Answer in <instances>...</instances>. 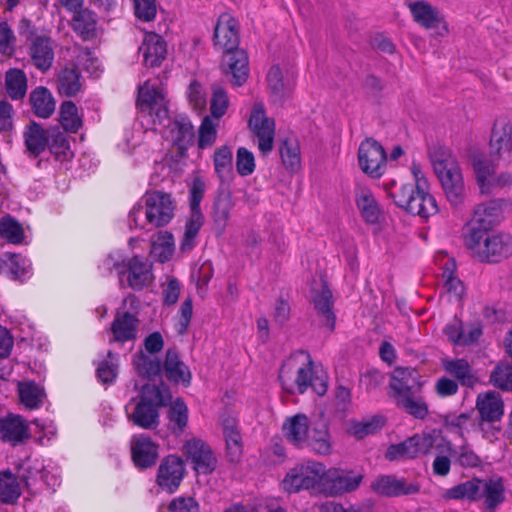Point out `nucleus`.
Instances as JSON below:
<instances>
[{"label":"nucleus","mask_w":512,"mask_h":512,"mask_svg":"<svg viewBox=\"0 0 512 512\" xmlns=\"http://www.w3.org/2000/svg\"><path fill=\"white\" fill-rule=\"evenodd\" d=\"M417 372L412 368L398 367L394 369L389 383L390 397L394 400L401 396L416 392Z\"/></svg>","instance_id":"obj_30"},{"label":"nucleus","mask_w":512,"mask_h":512,"mask_svg":"<svg viewBox=\"0 0 512 512\" xmlns=\"http://www.w3.org/2000/svg\"><path fill=\"white\" fill-rule=\"evenodd\" d=\"M23 137L29 156L37 158L49 144L50 128L44 129L39 123L30 121L25 127Z\"/></svg>","instance_id":"obj_29"},{"label":"nucleus","mask_w":512,"mask_h":512,"mask_svg":"<svg viewBox=\"0 0 512 512\" xmlns=\"http://www.w3.org/2000/svg\"><path fill=\"white\" fill-rule=\"evenodd\" d=\"M139 319L130 312H117L110 326L112 338L110 343L135 341L138 335Z\"/></svg>","instance_id":"obj_23"},{"label":"nucleus","mask_w":512,"mask_h":512,"mask_svg":"<svg viewBox=\"0 0 512 512\" xmlns=\"http://www.w3.org/2000/svg\"><path fill=\"white\" fill-rule=\"evenodd\" d=\"M220 423L226 444V454L230 462L236 463L243 453L242 435L238 428V421L230 415H221Z\"/></svg>","instance_id":"obj_22"},{"label":"nucleus","mask_w":512,"mask_h":512,"mask_svg":"<svg viewBox=\"0 0 512 512\" xmlns=\"http://www.w3.org/2000/svg\"><path fill=\"white\" fill-rule=\"evenodd\" d=\"M20 495L17 477L9 469L0 471V500L6 504H14Z\"/></svg>","instance_id":"obj_46"},{"label":"nucleus","mask_w":512,"mask_h":512,"mask_svg":"<svg viewBox=\"0 0 512 512\" xmlns=\"http://www.w3.org/2000/svg\"><path fill=\"white\" fill-rule=\"evenodd\" d=\"M267 83L274 101H281L291 92V87L283 80L279 66H272L270 68L267 74Z\"/></svg>","instance_id":"obj_53"},{"label":"nucleus","mask_w":512,"mask_h":512,"mask_svg":"<svg viewBox=\"0 0 512 512\" xmlns=\"http://www.w3.org/2000/svg\"><path fill=\"white\" fill-rule=\"evenodd\" d=\"M0 432L3 440L13 445L31 437L28 422L21 415L16 414H10L0 421Z\"/></svg>","instance_id":"obj_28"},{"label":"nucleus","mask_w":512,"mask_h":512,"mask_svg":"<svg viewBox=\"0 0 512 512\" xmlns=\"http://www.w3.org/2000/svg\"><path fill=\"white\" fill-rule=\"evenodd\" d=\"M479 488L480 479L474 478L449 489L447 491V497L450 499H467L470 501L479 500Z\"/></svg>","instance_id":"obj_57"},{"label":"nucleus","mask_w":512,"mask_h":512,"mask_svg":"<svg viewBox=\"0 0 512 512\" xmlns=\"http://www.w3.org/2000/svg\"><path fill=\"white\" fill-rule=\"evenodd\" d=\"M204 222V216L201 211L191 212L185 224V231L180 243L182 252L190 251L195 246V239Z\"/></svg>","instance_id":"obj_50"},{"label":"nucleus","mask_w":512,"mask_h":512,"mask_svg":"<svg viewBox=\"0 0 512 512\" xmlns=\"http://www.w3.org/2000/svg\"><path fill=\"white\" fill-rule=\"evenodd\" d=\"M173 141L180 148L191 144L194 138V128L187 118L176 119L171 128Z\"/></svg>","instance_id":"obj_55"},{"label":"nucleus","mask_w":512,"mask_h":512,"mask_svg":"<svg viewBox=\"0 0 512 512\" xmlns=\"http://www.w3.org/2000/svg\"><path fill=\"white\" fill-rule=\"evenodd\" d=\"M466 244L483 262L497 263L512 255V236L507 233L488 234L487 230L471 229Z\"/></svg>","instance_id":"obj_7"},{"label":"nucleus","mask_w":512,"mask_h":512,"mask_svg":"<svg viewBox=\"0 0 512 512\" xmlns=\"http://www.w3.org/2000/svg\"><path fill=\"white\" fill-rule=\"evenodd\" d=\"M47 147L59 162L69 161L74 156L66 131H60L58 127L50 128V141Z\"/></svg>","instance_id":"obj_42"},{"label":"nucleus","mask_w":512,"mask_h":512,"mask_svg":"<svg viewBox=\"0 0 512 512\" xmlns=\"http://www.w3.org/2000/svg\"><path fill=\"white\" fill-rule=\"evenodd\" d=\"M185 475V464L176 455L166 456L160 463L157 472V484L169 492H174Z\"/></svg>","instance_id":"obj_15"},{"label":"nucleus","mask_w":512,"mask_h":512,"mask_svg":"<svg viewBox=\"0 0 512 512\" xmlns=\"http://www.w3.org/2000/svg\"><path fill=\"white\" fill-rule=\"evenodd\" d=\"M30 265V261L23 256L6 253L1 259L0 271L11 280L22 282L29 274Z\"/></svg>","instance_id":"obj_37"},{"label":"nucleus","mask_w":512,"mask_h":512,"mask_svg":"<svg viewBox=\"0 0 512 512\" xmlns=\"http://www.w3.org/2000/svg\"><path fill=\"white\" fill-rule=\"evenodd\" d=\"M133 365L139 376L149 380L159 377L163 371V364L158 357L146 355L142 351L133 356Z\"/></svg>","instance_id":"obj_43"},{"label":"nucleus","mask_w":512,"mask_h":512,"mask_svg":"<svg viewBox=\"0 0 512 512\" xmlns=\"http://www.w3.org/2000/svg\"><path fill=\"white\" fill-rule=\"evenodd\" d=\"M355 202L361 217L369 224H375L379 220V205L368 187L357 186L355 189Z\"/></svg>","instance_id":"obj_33"},{"label":"nucleus","mask_w":512,"mask_h":512,"mask_svg":"<svg viewBox=\"0 0 512 512\" xmlns=\"http://www.w3.org/2000/svg\"><path fill=\"white\" fill-rule=\"evenodd\" d=\"M214 46L224 52L222 69L226 75H231V83L241 86L248 78V56L238 48L239 25L230 14H221L214 29Z\"/></svg>","instance_id":"obj_1"},{"label":"nucleus","mask_w":512,"mask_h":512,"mask_svg":"<svg viewBox=\"0 0 512 512\" xmlns=\"http://www.w3.org/2000/svg\"><path fill=\"white\" fill-rule=\"evenodd\" d=\"M217 124H215L210 116H205L199 127L198 147L206 149L213 146L217 138Z\"/></svg>","instance_id":"obj_64"},{"label":"nucleus","mask_w":512,"mask_h":512,"mask_svg":"<svg viewBox=\"0 0 512 512\" xmlns=\"http://www.w3.org/2000/svg\"><path fill=\"white\" fill-rule=\"evenodd\" d=\"M285 439L296 448H310L320 455L331 451L330 435L326 425L310 427L305 414H296L287 418L282 426Z\"/></svg>","instance_id":"obj_4"},{"label":"nucleus","mask_w":512,"mask_h":512,"mask_svg":"<svg viewBox=\"0 0 512 512\" xmlns=\"http://www.w3.org/2000/svg\"><path fill=\"white\" fill-rule=\"evenodd\" d=\"M414 21L425 29H431L443 22L440 12L426 1L409 4Z\"/></svg>","instance_id":"obj_38"},{"label":"nucleus","mask_w":512,"mask_h":512,"mask_svg":"<svg viewBox=\"0 0 512 512\" xmlns=\"http://www.w3.org/2000/svg\"><path fill=\"white\" fill-rule=\"evenodd\" d=\"M232 151L228 146H222L214 152V167L221 182L232 176Z\"/></svg>","instance_id":"obj_54"},{"label":"nucleus","mask_w":512,"mask_h":512,"mask_svg":"<svg viewBox=\"0 0 512 512\" xmlns=\"http://www.w3.org/2000/svg\"><path fill=\"white\" fill-rule=\"evenodd\" d=\"M234 207L232 195L227 190H222L216 197L213 205L212 217L214 223L220 232H223L228 220L230 218V212Z\"/></svg>","instance_id":"obj_44"},{"label":"nucleus","mask_w":512,"mask_h":512,"mask_svg":"<svg viewBox=\"0 0 512 512\" xmlns=\"http://www.w3.org/2000/svg\"><path fill=\"white\" fill-rule=\"evenodd\" d=\"M374 492L386 497H400L417 494L420 485L417 482H407L404 478H397L394 475H383L371 483Z\"/></svg>","instance_id":"obj_17"},{"label":"nucleus","mask_w":512,"mask_h":512,"mask_svg":"<svg viewBox=\"0 0 512 512\" xmlns=\"http://www.w3.org/2000/svg\"><path fill=\"white\" fill-rule=\"evenodd\" d=\"M138 101L142 110H149L150 113L154 112L160 118L167 115L165 97L153 86L145 84L140 87Z\"/></svg>","instance_id":"obj_35"},{"label":"nucleus","mask_w":512,"mask_h":512,"mask_svg":"<svg viewBox=\"0 0 512 512\" xmlns=\"http://www.w3.org/2000/svg\"><path fill=\"white\" fill-rule=\"evenodd\" d=\"M29 102L34 114L43 119L49 118L55 111L56 101L50 90L38 86L30 92Z\"/></svg>","instance_id":"obj_36"},{"label":"nucleus","mask_w":512,"mask_h":512,"mask_svg":"<svg viewBox=\"0 0 512 512\" xmlns=\"http://www.w3.org/2000/svg\"><path fill=\"white\" fill-rule=\"evenodd\" d=\"M229 99L224 88L217 84L212 85V96L210 99V117L219 119L227 111Z\"/></svg>","instance_id":"obj_63"},{"label":"nucleus","mask_w":512,"mask_h":512,"mask_svg":"<svg viewBox=\"0 0 512 512\" xmlns=\"http://www.w3.org/2000/svg\"><path fill=\"white\" fill-rule=\"evenodd\" d=\"M384 424L385 420L382 416L374 415L361 421H352L348 432L356 439L361 440L379 432Z\"/></svg>","instance_id":"obj_48"},{"label":"nucleus","mask_w":512,"mask_h":512,"mask_svg":"<svg viewBox=\"0 0 512 512\" xmlns=\"http://www.w3.org/2000/svg\"><path fill=\"white\" fill-rule=\"evenodd\" d=\"M168 426L169 429L175 434L180 435L188 423V408L181 398H177L168 410Z\"/></svg>","instance_id":"obj_49"},{"label":"nucleus","mask_w":512,"mask_h":512,"mask_svg":"<svg viewBox=\"0 0 512 512\" xmlns=\"http://www.w3.org/2000/svg\"><path fill=\"white\" fill-rule=\"evenodd\" d=\"M58 92L66 97H75L81 90V74L76 66L63 68L57 79Z\"/></svg>","instance_id":"obj_40"},{"label":"nucleus","mask_w":512,"mask_h":512,"mask_svg":"<svg viewBox=\"0 0 512 512\" xmlns=\"http://www.w3.org/2000/svg\"><path fill=\"white\" fill-rule=\"evenodd\" d=\"M5 89L12 100H21L27 92V77L24 71L10 68L5 73Z\"/></svg>","instance_id":"obj_45"},{"label":"nucleus","mask_w":512,"mask_h":512,"mask_svg":"<svg viewBox=\"0 0 512 512\" xmlns=\"http://www.w3.org/2000/svg\"><path fill=\"white\" fill-rule=\"evenodd\" d=\"M430 160L448 201L455 207L462 204L465 188L456 158L449 150L439 147L430 153Z\"/></svg>","instance_id":"obj_6"},{"label":"nucleus","mask_w":512,"mask_h":512,"mask_svg":"<svg viewBox=\"0 0 512 512\" xmlns=\"http://www.w3.org/2000/svg\"><path fill=\"white\" fill-rule=\"evenodd\" d=\"M60 123L66 132L76 133L82 127V117L72 101H64L60 106Z\"/></svg>","instance_id":"obj_52"},{"label":"nucleus","mask_w":512,"mask_h":512,"mask_svg":"<svg viewBox=\"0 0 512 512\" xmlns=\"http://www.w3.org/2000/svg\"><path fill=\"white\" fill-rule=\"evenodd\" d=\"M163 371L166 378L175 384H183L189 386L192 374L188 366L180 359L176 349L169 348L166 351L163 363Z\"/></svg>","instance_id":"obj_27"},{"label":"nucleus","mask_w":512,"mask_h":512,"mask_svg":"<svg viewBox=\"0 0 512 512\" xmlns=\"http://www.w3.org/2000/svg\"><path fill=\"white\" fill-rule=\"evenodd\" d=\"M72 28L84 41L96 38L99 30L97 14L88 8L76 11Z\"/></svg>","instance_id":"obj_34"},{"label":"nucleus","mask_w":512,"mask_h":512,"mask_svg":"<svg viewBox=\"0 0 512 512\" xmlns=\"http://www.w3.org/2000/svg\"><path fill=\"white\" fill-rule=\"evenodd\" d=\"M476 408L480 415L479 419L488 422H500L504 414L502 398L496 392L478 395Z\"/></svg>","instance_id":"obj_32"},{"label":"nucleus","mask_w":512,"mask_h":512,"mask_svg":"<svg viewBox=\"0 0 512 512\" xmlns=\"http://www.w3.org/2000/svg\"><path fill=\"white\" fill-rule=\"evenodd\" d=\"M131 458L136 468L146 470L156 465L159 458V446L145 435L133 437Z\"/></svg>","instance_id":"obj_19"},{"label":"nucleus","mask_w":512,"mask_h":512,"mask_svg":"<svg viewBox=\"0 0 512 512\" xmlns=\"http://www.w3.org/2000/svg\"><path fill=\"white\" fill-rule=\"evenodd\" d=\"M395 402L398 407L417 419H424L428 415L426 402L416 392L401 396L395 399Z\"/></svg>","instance_id":"obj_51"},{"label":"nucleus","mask_w":512,"mask_h":512,"mask_svg":"<svg viewBox=\"0 0 512 512\" xmlns=\"http://www.w3.org/2000/svg\"><path fill=\"white\" fill-rule=\"evenodd\" d=\"M249 127L258 139V148L263 155L273 150L275 137L274 120L268 118L264 106L256 103L249 119Z\"/></svg>","instance_id":"obj_12"},{"label":"nucleus","mask_w":512,"mask_h":512,"mask_svg":"<svg viewBox=\"0 0 512 512\" xmlns=\"http://www.w3.org/2000/svg\"><path fill=\"white\" fill-rule=\"evenodd\" d=\"M448 451L461 467L476 468L481 465V458L467 444L460 446L458 449L449 447Z\"/></svg>","instance_id":"obj_62"},{"label":"nucleus","mask_w":512,"mask_h":512,"mask_svg":"<svg viewBox=\"0 0 512 512\" xmlns=\"http://www.w3.org/2000/svg\"><path fill=\"white\" fill-rule=\"evenodd\" d=\"M490 382L501 390L512 391V364L498 363L490 375Z\"/></svg>","instance_id":"obj_61"},{"label":"nucleus","mask_w":512,"mask_h":512,"mask_svg":"<svg viewBox=\"0 0 512 512\" xmlns=\"http://www.w3.org/2000/svg\"><path fill=\"white\" fill-rule=\"evenodd\" d=\"M127 284L135 291L148 287L153 281L152 264L141 256H133L125 265Z\"/></svg>","instance_id":"obj_21"},{"label":"nucleus","mask_w":512,"mask_h":512,"mask_svg":"<svg viewBox=\"0 0 512 512\" xmlns=\"http://www.w3.org/2000/svg\"><path fill=\"white\" fill-rule=\"evenodd\" d=\"M312 365L313 363L310 355L307 354V364L298 368L297 377L294 381H292V368L294 366V359L291 358L286 363H284L279 371V380L283 389L289 393H293L294 386H296L298 392L303 394L312 382Z\"/></svg>","instance_id":"obj_14"},{"label":"nucleus","mask_w":512,"mask_h":512,"mask_svg":"<svg viewBox=\"0 0 512 512\" xmlns=\"http://www.w3.org/2000/svg\"><path fill=\"white\" fill-rule=\"evenodd\" d=\"M411 172L415 184H403L390 192L394 203L406 212L427 219L438 212L434 196L430 193L429 183L420 167L413 163Z\"/></svg>","instance_id":"obj_3"},{"label":"nucleus","mask_w":512,"mask_h":512,"mask_svg":"<svg viewBox=\"0 0 512 512\" xmlns=\"http://www.w3.org/2000/svg\"><path fill=\"white\" fill-rule=\"evenodd\" d=\"M17 391L21 404L29 410L39 409L46 397L44 388L34 381L19 382Z\"/></svg>","instance_id":"obj_39"},{"label":"nucleus","mask_w":512,"mask_h":512,"mask_svg":"<svg viewBox=\"0 0 512 512\" xmlns=\"http://www.w3.org/2000/svg\"><path fill=\"white\" fill-rule=\"evenodd\" d=\"M126 262L124 255L120 251H115L107 254L101 260L98 264V269L103 276H109L113 271H116L120 286L125 287L124 276Z\"/></svg>","instance_id":"obj_47"},{"label":"nucleus","mask_w":512,"mask_h":512,"mask_svg":"<svg viewBox=\"0 0 512 512\" xmlns=\"http://www.w3.org/2000/svg\"><path fill=\"white\" fill-rule=\"evenodd\" d=\"M326 474L325 466L317 461L308 460L297 464L285 475L282 485L289 493L315 488L322 483Z\"/></svg>","instance_id":"obj_9"},{"label":"nucleus","mask_w":512,"mask_h":512,"mask_svg":"<svg viewBox=\"0 0 512 512\" xmlns=\"http://www.w3.org/2000/svg\"><path fill=\"white\" fill-rule=\"evenodd\" d=\"M139 53L143 56V63L147 67H158L167 55V45L164 39L156 34L149 33L139 47Z\"/></svg>","instance_id":"obj_26"},{"label":"nucleus","mask_w":512,"mask_h":512,"mask_svg":"<svg viewBox=\"0 0 512 512\" xmlns=\"http://www.w3.org/2000/svg\"><path fill=\"white\" fill-rule=\"evenodd\" d=\"M504 201L500 199L490 200L479 204L473 214L471 229L488 230L499 222L503 212Z\"/></svg>","instance_id":"obj_25"},{"label":"nucleus","mask_w":512,"mask_h":512,"mask_svg":"<svg viewBox=\"0 0 512 512\" xmlns=\"http://www.w3.org/2000/svg\"><path fill=\"white\" fill-rule=\"evenodd\" d=\"M0 235L9 243L20 244L24 239V230L15 218L7 215L0 221Z\"/></svg>","instance_id":"obj_59"},{"label":"nucleus","mask_w":512,"mask_h":512,"mask_svg":"<svg viewBox=\"0 0 512 512\" xmlns=\"http://www.w3.org/2000/svg\"><path fill=\"white\" fill-rule=\"evenodd\" d=\"M171 399L170 389L163 381L145 384L126 405L128 419L140 428L156 429L159 425V408L169 405Z\"/></svg>","instance_id":"obj_2"},{"label":"nucleus","mask_w":512,"mask_h":512,"mask_svg":"<svg viewBox=\"0 0 512 512\" xmlns=\"http://www.w3.org/2000/svg\"><path fill=\"white\" fill-rule=\"evenodd\" d=\"M473 167L482 194L490 193L494 187L504 188L512 184V175L509 173H501L497 177L494 176V160L489 161L486 158H478L474 160Z\"/></svg>","instance_id":"obj_13"},{"label":"nucleus","mask_w":512,"mask_h":512,"mask_svg":"<svg viewBox=\"0 0 512 512\" xmlns=\"http://www.w3.org/2000/svg\"><path fill=\"white\" fill-rule=\"evenodd\" d=\"M512 150V126L506 118L494 122L490 137V154L493 160H508Z\"/></svg>","instance_id":"obj_16"},{"label":"nucleus","mask_w":512,"mask_h":512,"mask_svg":"<svg viewBox=\"0 0 512 512\" xmlns=\"http://www.w3.org/2000/svg\"><path fill=\"white\" fill-rule=\"evenodd\" d=\"M443 368L463 386L473 387L478 380L472 367L465 359L444 360Z\"/></svg>","instance_id":"obj_41"},{"label":"nucleus","mask_w":512,"mask_h":512,"mask_svg":"<svg viewBox=\"0 0 512 512\" xmlns=\"http://www.w3.org/2000/svg\"><path fill=\"white\" fill-rule=\"evenodd\" d=\"M480 499L487 512H495L505 502V486L501 477L480 479Z\"/></svg>","instance_id":"obj_24"},{"label":"nucleus","mask_w":512,"mask_h":512,"mask_svg":"<svg viewBox=\"0 0 512 512\" xmlns=\"http://www.w3.org/2000/svg\"><path fill=\"white\" fill-rule=\"evenodd\" d=\"M183 453L192 469L198 474H211L217 466V458L206 442L199 438L187 440Z\"/></svg>","instance_id":"obj_11"},{"label":"nucleus","mask_w":512,"mask_h":512,"mask_svg":"<svg viewBox=\"0 0 512 512\" xmlns=\"http://www.w3.org/2000/svg\"><path fill=\"white\" fill-rule=\"evenodd\" d=\"M118 373V355L109 351L107 358L99 362L96 369V376L103 384L114 382Z\"/></svg>","instance_id":"obj_58"},{"label":"nucleus","mask_w":512,"mask_h":512,"mask_svg":"<svg viewBox=\"0 0 512 512\" xmlns=\"http://www.w3.org/2000/svg\"><path fill=\"white\" fill-rule=\"evenodd\" d=\"M314 309L319 317L320 325L332 332L335 328V314L332 310V292L324 284L320 291L313 296Z\"/></svg>","instance_id":"obj_31"},{"label":"nucleus","mask_w":512,"mask_h":512,"mask_svg":"<svg viewBox=\"0 0 512 512\" xmlns=\"http://www.w3.org/2000/svg\"><path fill=\"white\" fill-rule=\"evenodd\" d=\"M444 333L454 345L469 346L478 341L483 333V326L479 321L464 324L458 318H454L446 325Z\"/></svg>","instance_id":"obj_18"},{"label":"nucleus","mask_w":512,"mask_h":512,"mask_svg":"<svg viewBox=\"0 0 512 512\" xmlns=\"http://www.w3.org/2000/svg\"><path fill=\"white\" fill-rule=\"evenodd\" d=\"M362 480V475L353 472L330 470L322 480L325 492L330 496L341 495L351 492L358 488Z\"/></svg>","instance_id":"obj_20"},{"label":"nucleus","mask_w":512,"mask_h":512,"mask_svg":"<svg viewBox=\"0 0 512 512\" xmlns=\"http://www.w3.org/2000/svg\"><path fill=\"white\" fill-rule=\"evenodd\" d=\"M386 152L382 145L372 138L361 142L358 162L361 170L372 178H380L386 170Z\"/></svg>","instance_id":"obj_10"},{"label":"nucleus","mask_w":512,"mask_h":512,"mask_svg":"<svg viewBox=\"0 0 512 512\" xmlns=\"http://www.w3.org/2000/svg\"><path fill=\"white\" fill-rule=\"evenodd\" d=\"M144 200V206L137 203L129 212L130 228L162 227L172 220L175 205L170 194L162 191L147 192Z\"/></svg>","instance_id":"obj_5"},{"label":"nucleus","mask_w":512,"mask_h":512,"mask_svg":"<svg viewBox=\"0 0 512 512\" xmlns=\"http://www.w3.org/2000/svg\"><path fill=\"white\" fill-rule=\"evenodd\" d=\"M280 156L286 169L296 171L300 167V147L296 140L285 139L280 146Z\"/></svg>","instance_id":"obj_56"},{"label":"nucleus","mask_w":512,"mask_h":512,"mask_svg":"<svg viewBox=\"0 0 512 512\" xmlns=\"http://www.w3.org/2000/svg\"><path fill=\"white\" fill-rule=\"evenodd\" d=\"M386 459L394 461L398 459H413L417 457L414 436L406 439L399 444H392L385 453Z\"/></svg>","instance_id":"obj_60"},{"label":"nucleus","mask_w":512,"mask_h":512,"mask_svg":"<svg viewBox=\"0 0 512 512\" xmlns=\"http://www.w3.org/2000/svg\"><path fill=\"white\" fill-rule=\"evenodd\" d=\"M18 33L28 45V54L33 66L42 72L48 71L54 62V40L47 34H38L37 28L26 18L19 21Z\"/></svg>","instance_id":"obj_8"}]
</instances>
